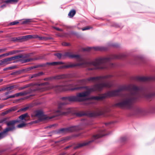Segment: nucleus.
<instances>
[{
    "instance_id": "nucleus-1",
    "label": "nucleus",
    "mask_w": 155,
    "mask_h": 155,
    "mask_svg": "<svg viewBox=\"0 0 155 155\" xmlns=\"http://www.w3.org/2000/svg\"><path fill=\"white\" fill-rule=\"evenodd\" d=\"M113 77L112 74H107L96 77H92L77 81L72 84L64 85H51L47 87L45 85L48 83H41L38 86L37 90L43 91L52 89L57 92L70 91H81L83 88L86 90L77 94L76 96H71L62 98L64 102L61 103L55 113L57 116L66 115L73 111L72 109L66 108L64 105L69 103V102H82L87 99L85 97L91 92L100 91L105 87H110L112 84L108 80Z\"/></svg>"
},
{
    "instance_id": "nucleus-2",
    "label": "nucleus",
    "mask_w": 155,
    "mask_h": 155,
    "mask_svg": "<svg viewBox=\"0 0 155 155\" xmlns=\"http://www.w3.org/2000/svg\"><path fill=\"white\" fill-rule=\"evenodd\" d=\"M128 91L130 93L125 94L123 97V100L115 104L116 106L123 108L130 109L133 102L139 100L141 98H144L149 100L155 96V92H148L142 87L130 84L121 86L117 90L109 91L100 96L91 97L90 99L97 101L101 100L106 98L118 96L120 91Z\"/></svg>"
},
{
    "instance_id": "nucleus-3",
    "label": "nucleus",
    "mask_w": 155,
    "mask_h": 155,
    "mask_svg": "<svg viewBox=\"0 0 155 155\" xmlns=\"http://www.w3.org/2000/svg\"><path fill=\"white\" fill-rule=\"evenodd\" d=\"M54 55L59 59H63L64 56L68 57L70 58H76L78 63H70L64 65V68H69L76 66H81L83 67H87L88 70H92L97 69H105L109 68L108 65L111 67L114 65L112 63L109 64V62L112 59H119V55H112L107 58H100L96 59L94 61H87L78 54H73L70 52H66L64 54L62 55L61 53H57Z\"/></svg>"
},
{
    "instance_id": "nucleus-4",
    "label": "nucleus",
    "mask_w": 155,
    "mask_h": 155,
    "mask_svg": "<svg viewBox=\"0 0 155 155\" xmlns=\"http://www.w3.org/2000/svg\"><path fill=\"white\" fill-rule=\"evenodd\" d=\"M8 119L7 117H5L0 120V123H5L8 126V127L5 129L3 132L0 133V139L5 137L7 132L12 131L15 129V125L16 123H20L21 122H25L29 119V117L27 113H25L20 116L19 118L16 120L8 122L7 121Z\"/></svg>"
},
{
    "instance_id": "nucleus-5",
    "label": "nucleus",
    "mask_w": 155,
    "mask_h": 155,
    "mask_svg": "<svg viewBox=\"0 0 155 155\" xmlns=\"http://www.w3.org/2000/svg\"><path fill=\"white\" fill-rule=\"evenodd\" d=\"M30 56V54H26L25 57L22 55L14 56L10 58H5L1 60L0 65H7L12 63V61L16 59H18L21 58H24L22 61V63H25L30 61H32L35 60H38L40 59L39 58L36 57L34 58H28Z\"/></svg>"
},
{
    "instance_id": "nucleus-6",
    "label": "nucleus",
    "mask_w": 155,
    "mask_h": 155,
    "mask_svg": "<svg viewBox=\"0 0 155 155\" xmlns=\"http://www.w3.org/2000/svg\"><path fill=\"white\" fill-rule=\"evenodd\" d=\"M104 113V111L102 108L97 109L96 111L89 112L87 111H80L76 113V115L78 117L84 116H88L90 117H94L100 115Z\"/></svg>"
},
{
    "instance_id": "nucleus-7",
    "label": "nucleus",
    "mask_w": 155,
    "mask_h": 155,
    "mask_svg": "<svg viewBox=\"0 0 155 155\" xmlns=\"http://www.w3.org/2000/svg\"><path fill=\"white\" fill-rule=\"evenodd\" d=\"M103 131L104 130H101L100 131L98 134L93 135L92 137L91 140L87 141L84 142L83 143L78 144L76 146L74 147V149H76L83 146L89 145L91 143L93 142L95 140L102 137L105 135V134L102 133Z\"/></svg>"
},
{
    "instance_id": "nucleus-8",
    "label": "nucleus",
    "mask_w": 155,
    "mask_h": 155,
    "mask_svg": "<svg viewBox=\"0 0 155 155\" xmlns=\"http://www.w3.org/2000/svg\"><path fill=\"white\" fill-rule=\"evenodd\" d=\"M57 110L54 111V115L51 117L47 116L44 115L43 112L41 110H37L35 111L34 113L35 116L37 117L38 118L40 121H42L45 120L53 118L56 117L58 116L56 115L55 112Z\"/></svg>"
},
{
    "instance_id": "nucleus-9",
    "label": "nucleus",
    "mask_w": 155,
    "mask_h": 155,
    "mask_svg": "<svg viewBox=\"0 0 155 155\" xmlns=\"http://www.w3.org/2000/svg\"><path fill=\"white\" fill-rule=\"evenodd\" d=\"M22 40H27L33 38H38L39 40H46L47 38L45 37L39 36L37 35H28L21 37Z\"/></svg>"
},
{
    "instance_id": "nucleus-10",
    "label": "nucleus",
    "mask_w": 155,
    "mask_h": 155,
    "mask_svg": "<svg viewBox=\"0 0 155 155\" xmlns=\"http://www.w3.org/2000/svg\"><path fill=\"white\" fill-rule=\"evenodd\" d=\"M77 127L76 126L71 127L67 128H62L58 131L59 133H62L66 132H70L77 130Z\"/></svg>"
},
{
    "instance_id": "nucleus-11",
    "label": "nucleus",
    "mask_w": 155,
    "mask_h": 155,
    "mask_svg": "<svg viewBox=\"0 0 155 155\" xmlns=\"http://www.w3.org/2000/svg\"><path fill=\"white\" fill-rule=\"evenodd\" d=\"M72 77V75L70 74H62L52 76L53 80H58L67 78H70Z\"/></svg>"
},
{
    "instance_id": "nucleus-12",
    "label": "nucleus",
    "mask_w": 155,
    "mask_h": 155,
    "mask_svg": "<svg viewBox=\"0 0 155 155\" xmlns=\"http://www.w3.org/2000/svg\"><path fill=\"white\" fill-rule=\"evenodd\" d=\"M137 80L140 81H146L155 80V77H137Z\"/></svg>"
},
{
    "instance_id": "nucleus-13",
    "label": "nucleus",
    "mask_w": 155,
    "mask_h": 155,
    "mask_svg": "<svg viewBox=\"0 0 155 155\" xmlns=\"http://www.w3.org/2000/svg\"><path fill=\"white\" fill-rule=\"evenodd\" d=\"M31 91L29 90L28 91H26L23 92H21L19 93H17L15 94L16 97H18L19 96H25L29 94Z\"/></svg>"
},
{
    "instance_id": "nucleus-14",
    "label": "nucleus",
    "mask_w": 155,
    "mask_h": 155,
    "mask_svg": "<svg viewBox=\"0 0 155 155\" xmlns=\"http://www.w3.org/2000/svg\"><path fill=\"white\" fill-rule=\"evenodd\" d=\"M20 51L18 50H14L12 51H10L8 53H5V54L6 56L12 55V54H15L16 53L20 52Z\"/></svg>"
},
{
    "instance_id": "nucleus-15",
    "label": "nucleus",
    "mask_w": 155,
    "mask_h": 155,
    "mask_svg": "<svg viewBox=\"0 0 155 155\" xmlns=\"http://www.w3.org/2000/svg\"><path fill=\"white\" fill-rule=\"evenodd\" d=\"M62 62H52L48 63L47 64L49 65H58L63 64Z\"/></svg>"
},
{
    "instance_id": "nucleus-16",
    "label": "nucleus",
    "mask_w": 155,
    "mask_h": 155,
    "mask_svg": "<svg viewBox=\"0 0 155 155\" xmlns=\"http://www.w3.org/2000/svg\"><path fill=\"white\" fill-rule=\"evenodd\" d=\"M11 40L12 41L15 42L21 41L22 40L21 37H18L12 38H11Z\"/></svg>"
},
{
    "instance_id": "nucleus-17",
    "label": "nucleus",
    "mask_w": 155,
    "mask_h": 155,
    "mask_svg": "<svg viewBox=\"0 0 155 155\" xmlns=\"http://www.w3.org/2000/svg\"><path fill=\"white\" fill-rule=\"evenodd\" d=\"M44 74V73L42 72H40L36 74L32 75L31 77V78H34L37 77L41 76Z\"/></svg>"
},
{
    "instance_id": "nucleus-18",
    "label": "nucleus",
    "mask_w": 155,
    "mask_h": 155,
    "mask_svg": "<svg viewBox=\"0 0 155 155\" xmlns=\"http://www.w3.org/2000/svg\"><path fill=\"white\" fill-rule=\"evenodd\" d=\"M16 110L15 108L12 107L11 109H9L3 112V114L4 115H5L8 114V113L13 111H15Z\"/></svg>"
},
{
    "instance_id": "nucleus-19",
    "label": "nucleus",
    "mask_w": 155,
    "mask_h": 155,
    "mask_svg": "<svg viewBox=\"0 0 155 155\" xmlns=\"http://www.w3.org/2000/svg\"><path fill=\"white\" fill-rule=\"evenodd\" d=\"M76 11L74 10H72L69 12L68 15L70 17H72L75 14Z\"/></svg>"
},
{
    "instance_id": "nucleus-20",
    "label": "nucleus",
    "mask_w": 155,
    "mask_h": 155,
    "mask_svg": "<svg viewBox=\"0 0 155 155\" xmlns=\"http://www.w3.org/2000/svg\"><path fill=\"white\" fill-rule=\"evenodd\" d=\"M94 48L96 51H103L105 50L104 48L101 47H95Z\"/></svg>"
},
{
    "instance_id": "nucleus-21",
    "label": "nucleus",
    "mask_w": 155,
    "mask_h": 155,
    "mask_svg": "<svg viewBox=\"0 0 155 155\" xmlns=\"http://www.w3.org/2000/svg\"><path fill=\"white\" fill-rule=\"evenodd\" d=\"M26 125V124L24 123L20 124L18 125L17 127L19 128H21L25 127Z\"/></svg>"
},
{
    "instance_id": "nucleus-22",
    "label": "nucleus",
    "mask_w": 155,
    "mask_h": 155,
    "mask_svg": "<svg viewBox=\"0 0 155 155\" xmlns=\"http://www.w3.org/2000/svg\"><path fill=\"white\" fill-rule=\"evenodd\" d=\"M69 139V138L68 137L66 138H62L61 140L59 141L60 142H62V143H63L64 142L67 141Z\"/></svg>"
},
{
    "instance_id": "nucleus-23",
    "label": "nucleus",
    "mask_w": 155,
    "mask_h": 155,
    "mask_svg": "<svg viewBox=\"0 0 155 155\" xmlns=\"http://www.w3.org/2000/svg\"><path fill=\"white\" fill-rule=\"evenodd\" d=\"M17 87L16 85H12L11 86H9L7 88V89L8 90H12L14 88H15Z\"/></svg>"
},
{
    "instance_id": "nucleus-24",
    "label": "nucleus",
    "mask_w": 155,
    "mask_h": 155,
    "mask_svg": "<svg viewBox=\"0 0 155 155\" xmlns=\"http://www.w3.org/2000/svg\"><path fill=\"white\" fill-rule=\"evenodd\" d=\"M19 23V22L18 21H14L11 22L9 25H16Z\"/></svg>"
},
{
    "instance_id": "nucleus-25",
    "label": "nucleus",
    "mask_w": 155,
    "mask_h": 155,
    "mask_svg": "<svg viewBox=\"0 0 155 155\" xmlns=\"http://www.w3.org/2000/svg\"><path fill=\"white\" fill-rule=\"evenodd\" d=\"M29 108L28 107H27L22 108H21L20 110H19L18 111H25L28 108Z\"/></svg>"
},
{
    "instance_id": "nucleus-26",
    "label": "nucleus",
    "mask_w": 155,
    "mask_h": 155,
    "mask_svg": "<svg viewBox=\"0 0 155 155\" xmlns=\"http://www.w3.org/2000/svg\"><path fill=\"white\" fill-rule=\"evenodd\" d=\"M45 81H51L53 80L52 77L45 78L44 79Z\"/></svg>"
},
{
    "instance_id": "nucleus-27",
    "label": "nucleus",
    "mask_w": 155,
    "mask_h": 155,
    "mask_svg": "<svg viewBox=\"0 0 155 155\" xmlns=\"http://www.w3.org/2000/svg\"><path fill=\"white\" fill-rule=\"evenodd\" d=\"M92 28L91 27H90V26H87L84 28H83L82 29V30L83 31H85L86 30H89Z\"/></svg>"
},
{
    "instance_id": "nucleus-28",
    "label": "nucleus",
    "mask_w": 155,
    "mask_h": 155,
    "mask_svg": "<svg viewBox=\"0 0 155 155\" xmlns=\"http://www.w3.org/2000/svg\"><path fill=\"white\" fill-rule=\"evenodd\" d=\"M31 22V19H26L25 21L23 22L24 23H27L29 22Z\"/></svg>"
},
{
    "instance_id": "nucleus-29",
    "label": "nucleus",
    "mask_w": 155,
    "mask_h": 155,
    "mask_svg": "<svg viewBox=\"0 0 155 155\" xmlns=\"http://www.w3.org/2000/svg\"><path fill=\"white\" fill-rule=\"evenodd\" d=\"M62 45L64 46H68L70 45V44L65 42L62 43Z\"/></svg>"
},
{
    "instance_id": "nucleus-30",
    "label": "nucleus",
    "mask_w": 155,
    "mask_h": 155,
    "mask_svg": "<svg viewBox=\"0 0 155 155\" xmlns=\"http://www.w3.org/2000/svg\"><path fill=\"white\" fill-rule=\"evenodd\" d=\"M16 97V96H15V94L14 95H12L11 96H9L8 97L6 98L5 99L6 100L8 99L11 98H14Z\"/></svg>"
},
{
    "instance_id": "nucleus-31",
    "label": "nucleus",
    "mask_w": 155,
    "mask_h": 155,
    "mask_svg": "<svg viewBox=\"0 0 155 155\" xmlns=\"http://www.w3.org/2000/svg\"><path fill=\"white\" fill-rule=\"evenodd\" d=\"M14 68L12 67H9L4 69V71H6L8 70H11L13 69Z\"/></svg>"
},
{
    "instance_id": "nucleus-32",
    "label": "nucleus",
    "mask_w": 155,
    "mask_h": 155,
    "mask_svg": "<svg viewBox=\"0 0 155 155\" xmlns=\"http://www.w3.org/2000/svg\"><path fill=\"white\" fill-rule=\"evenodd\" d=\"M54 28L57 31H62L63 30L62 29L59 28H58L56 27H54Z\"/></svg>"
},
{
    "instance_id": "nucleus-33",
    "label": "nucleus",
    "mask_w": 155,
    "mask_h": 155,
    "mask_svg": "<svg viewBox=\"0 0 155 155\" xmlns=\"http://www.w3.org/2000/svg\"><path fill=\"white\" fill-rule=\"evenodd\" d=\"M126 140L127 138L125 137H123L121 138V141L122 142H124Z\"/></svg>"
},
{
    "instance_id": "nucleus-34",
    "label": "nucleus",
    "mask_w": 155,
    "mask_h": 155,
    "mask_svg": "<svg viewBox=\"0 0 155 155\" xmlns=\"http://www.w3.org/2000/svg\"><path fill=\"white\" fill-rule=\"evenodd\" d=\"M4 2L7 3H11L12 2L11 0H5Z\"/></svg>"
},
{
    "instance_id": "nucleus-35",
    "label": "nucleus",
    "mask_w": 155,
    "mask_h": 155,
    "mask_svg": "<svg viewBox=\"0 0 155 155\" xmlns=\"http://www.w3.org/2000/svg\"><path fill=\"white\" fill-rule=\"evenodd\" d=\"M7 50V48H4L0 49V52H4L5 50Z\"/></svg>"
},
{
    "instance_id": "nucleus-36",
    "label": "nucleus",
    "mask_w": 155,
    "mask_h": 155,
    "mask_svg": "<svg viewBox=\"0 0 155 155\" xmlns=\"http://www.w3.org/2000/svg\"><path fill=\"white\" fill-rule=\"evenodd\" d=\"M27 87V86H24V87H21L19 88V90H21L24 89L25 88H26Z\"/></svg>"
},
{
    "instance_id": "nucleus-37",
    "label": "nucleus",
    "mask_w": 155,
    "mask_h": 155,
    "mask_svg": "<svg viewBox=\"0 0 155 155\" xmlns=\"http://www.w3.org/2000/svg\"><path fill=\"white\" fill-rule=\"evenodd\" d=\"M54 125H50V126H48L46 127H45V128H51L53 127L54 126Z\"/></svg>"
},
{
    "instance_id": "nucleus-38",
    "label": "nucleus",
    "mask_w": 155,
    "mask_h": 155,
    "mask_svg": "<svg viewBox=\"0 0 155 155\" xmlns=\"http://www.w3.org/2000/svg\"><path fill=\"white\" fill-rule=\"evenodd\" d=\"M72 146V145H69V146H68L67 147H65L64 148V149L65 150H66V149H67L69 148H70V147H71Z\"/></svg>"
},
{
    "instance_id": "nucleus-39",
    "label": "nucleus",
    "mask_w": 155,
    "mask_h": 155,
    "mask_svg": "<svg viewBox=\"0 0 155 155\" xmlns=\"http://www.w3.org/2000/svg\"><path fill=\"white\" fill-rule=\"evenodd\" d=\"M17 73V72H13L11 74V75H15Z\"/></svg>"
},
{
    "instance_id": "nucleus-40",
    "label": "nucleus",
    "mask_w": 155,
    "mask_h": 155,
    "mask_svg": "<svg viewBox=\"0 0 155 155\" xmlns=\"http://www.w3.org/2000/svg\"><path fill=\"white\" fill-rule=\"evenodd\" d=\"M12 1V2H17L18 0H11Z\"/></svg>"
},
{
    "instance_id": "nucleus-41",
    "label": "nucleus",
    "mask_w": 155,
    "mask_h": 155,
    "mask_svg": "<svg viewBox=\"0 0 155 155\" xmlns=\"http://www.w3.org/2000/svg\"><path fill=\"white\" fill-rule=\"evenodd\" d=\"M0 57H2L3 56H6V55L5 54H5H1V55H0Z\"/></svg>"
},
{
    "instance_id": "nucleus-42",
    "label": "nucleus",
    "mask_w": 155,
    "mask_h": 155,
    "mask_svg": "<svg viewBox=\"0 0 155 155\" xmlns=\"http://www.w3.org/2000/svg\"><path fill=\"white\" fill-rule=\"evenodd\" d=\"M89 48H87L84 49L85 51H88L89 50Z\"/></svg>"
},
{
    "instance_id": "nucleus-43",
    "label": "nucleus",
    "mask_w": 155,
    "mask_h": 155,
    "mask_svg": "<svg viewBox=\"0 0 155 155\" xmlns=\"http://www.w3.org/2000/svg\"><path fill=\"white\" fill-rule=\"evenodd\" d=\"M36 68L37 67H36L35 66V67H30V70H31V69H33V68Z\"/></svg>"
},
{
    "instance_id": "nucleus-44",
    "label": "nucleus",
    "mask_w": 155,
    "mask_h": 155,
    "mask_svg": "<svg viewBox=\"0 0 155 155\" xmlns=\"http://www.w3.org/2000/svg\"><path fill=\"white\" fill-rule=\"evenodd\" d=\"M153 109L155 110V105L153 107Z\"/></svg>"
},
{
    "instance_id": "nucleus-45",
    "label": "nucleus",
    "mask_w": 155,
    "mask_h": 155,
    "mask_svg": "<svg viewBox=\"0 0 155 155\" xmlns=\"http://www.w3.org/2000/svg\"><path fill=\"white\" fill-rule=\"evenodd\" d=\"M9 94V92H6L5 93V95H7V94Z\"/></svg>"
},
{
    "instance_id": "nucleus-46",
    "label": "nucleus",
    "mask_w": 155,
    "mask_h": 155,
    "mask_svg": "<svg viewBox=\"0 0 155 155\" xmlns=\"http://www.w3.org/2000/svg\"><path fill=\"white\" fill-rule=\"evenodd\" d=\"M4 89L3 88H2L1 89H0V91H3Z\"/></svg>"
},
{
    "instance_id": "nucleus-47",
    "label": "nucleus",
    "mask_w": 155,
    "mask_h": 155,
    "mask_svg": "<svg viewBox=\"0 0 155 155\" xmlns=\"http://www.w3.org/2000/svg\"><path fill=\"white\" fill-rule=\"evenodd\" d=\"M2 79H0V82H2Z\"/></svg>"
},
{
    "instance_id": "nucleus-48",
    "label": "nucleus",
    "mask_w": 155,
    "mask_h": 155,
    "mask_svg": "<svg viewBox=\"0 0 155 155\" xmlns=\"http://www.w3.org/2000/svg\"><path fill=\"white\" fill-rule=\"evenodd\" d=\"M119 26L118 25L117 26H116V27H118Z\"/></svg>"
},
{
    "instance_id": "nucleus-49",
    "label": "nucleus",
    "mask_w": 155,
    "mask_h": 155,
    "mask_svg": "<svg viewBox=\"0 0 155 155\" xmlns=\"http://www.w3.org/2000/svg\"><path fill=\"white\" fill-rule=\"evenodd\" d=\"M5 6V5H3V6H2V7H3V6Z\"/></svg>"
},
{
    "instance_id": "nucleus-50",
    "label": "nucleus",
    "mask_w": 155,
    "mask_h": 155,
    "mask_svg": "<svg viewBox=\"0 0 155 155\" xmlns=\"http://www.w3.org/2000/svg\"><path fill=\"white\" fill-rule=\"evenodd\" d=\"M114 46H115V47H116V46H115V45H114Z\"/></svg>"
},
{
    "instance_id": "nucleus-51",
    "label": "nucleus",
    "mask_w": 155,
    "mask_h": 155,
    "mask_svg": "<svg viewBox=\"0 0 155 155\" xmlns=\"http://www.w3.org/2000/svg\"><path fill=\"white\" fill-rule=\"evenodd\" d=\"M107 124H106V125H107Z\"/></svg>"
}]
</instances>
